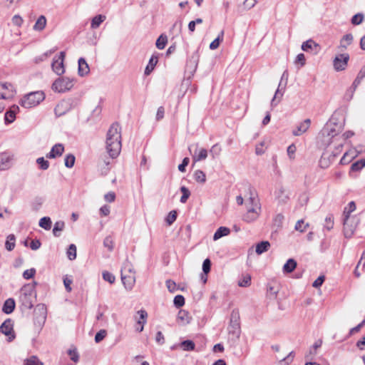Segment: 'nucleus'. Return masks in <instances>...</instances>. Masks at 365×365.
I'll list each match as a JSON object with an SVG mask.
<instances>
[{"instance_id": "obj_25", "label": "nucleus", "mask_w": 365, "mask_h": 365, "mask_svg": "<svg viewBox=\"0 0 365 365\" xmlns=\"http://www.w3.org/2000/svg\"><path fill=\"white\" fill-rule=\"evenodd\" d=\"M207 157V151L206 149L205 148H200V149H196L195 151V153L193 155V160L197 162V161H200V160H205L206 159Z\"/></svg>"}, {"instance_id": "obj_14", "label": "nucleus", "mask_w": 365, "mask_h": 365, "mask_svg": "<svg viewBox=\"0 0 365 365\" xmlns=\"http://www.w3.org/2000/svg\"><path fill=\"white\" fill-rule=\"evenodd\" d=\"M112 159L113 158L110 155L108 157L107 155H104L100 157L98 161V167L102 174L106 175L108 173L110 170L109 165Z\"/></svg>"}, {"instance_id": "obj_63", "label": "nucleus", "mask_w": 365, "mask_h": 365, "mask_svg": "<svg viewBox=\"0 0 365 365\" xmlns=\"http://www.w3.org/2000/svg\"><path fill=\"white\" fill-rule=\"evenodd\" d=\"M165 284L169 292L173 293L177 290V284L174 281L168 279L166 280Z\"/></svg>"}, {"instance_id": "obj_42", "label": "nucleus", "mask_w": 365, "mask_h": 365, "mask_svg": "<svg viewBox=\"0 0 365 365\" xmlns=\"http://www.w3.org/2000/svg\"><path fill=\"white\" fill-rule=\"evenodd\" d=\"M365 167V159H361L354 163L351 166V170L357 172Z\"/></svg>"}, {"instance_id": "obj_8", "label": "nucleus", "mask_w": 365, "mask_h": 365, "mask_svg": "<svg viewBox=\"0 0 365 365\" xmlns=\"http://www.w3.org/2000/svg\"><path fill=\"white\" fill-rule=\"evenodd\" d=\"M359 220L354 217H344V234L345 237L350 238L353 235L354 230L357 226Z\"/></svg>"}, {"instance_id": "obj_37", "label": "nucleus", "mask_w": 365, "mask_h": 365, "mask_svg": "<svg viewBox=\"0 0 365 365\" xmlns=\"http://www.w3.org/2000/svg\"><path fill=\"white\" fill-rule=\"evenodd\" d=\"M223 36H224V31H221V32L219 34L218 36L210 43V48L211 50H215L219 47L220 42L222 41V40H223Z\"/></svg>"}, {"instance_id": "obj_6", "label": "nucleus", "mask_w": 365, "mask_h": 365, "mask_svg": "<svg viewBox=\"0 0 365 365\" xmlns=\"http://www.w3.org/2000/svg\"><path fill=\"white\" fill-rule=\"evenodd\" d=\"M341 125L335 123L332 121V120H331L324 125L321 131V133L324 138H328V140H324V141H327V145L329 146L331 143L330 140L331 138L336 139L335 138L339 135V133L341 132Z\"/></svg>"}, {"instance_id": "obj_32", "label": "nucleus", "mask_w": 365, "mask_h": 365, "mask_svg": "<svg viewBox=\"0 0 365 365\" xmlns=\"http://www.w3.org/2000/svg\"><path fill=\"white\" fill-rule=\"evenodd\" d=\"M158 56H152L149 60V63L145 69V74L149 75L151 71L154 69L155 66L158 63Z\"/></svg>"}, {"instance_id": "obj_33", "label": "nucleus", "mask_w": 365, "mask_h": 365, "mask_svg": "<svg viewBox=\"0 0 365 365\" xmlns=\"http://www.w3.org/2000/svg\"><path fill=\"white\" fill-rule=\"evenodd\" d=\"M65 223L63 221H58L54 224L53 234L55 237H59L61 232L64 229Z\"/></svg>"}, {"instance_id": "obj_54", "label": "nucleus", "mask_w": 365, "mask_h": 365, "mask_svg": "<svg viewBox=\"0 0 365 365\" xmlns=\"http://www.w3.org/2000/svg\"><path fill=\"white\" fill-rule=\"evenodd\" d=\"M67 103L65 102V101H63V102H61L60 103H58L56 107L55 108V114L57 115V116H61L63 115V114L66 113V110H63V107L64 106V105H66Z\"/></svg>"}, {"instance_id": "obj_43", "label": "nucleus", "mask_w": 365, "mask_h": 365, "mask_svg": "<svg viewBox=\"0 0 365 365\" xmlns=\"http://www.w3.org/2000/svg\"><path fill=\"white\" fill-rule=\"evenodd\" d=\"M76 158L73 154H68L65 156L64 164L68 168L73 167L75 163Z\"/></svg>"}, {"instance_id": "obj_36", "label": "nucleus", "mask_w": 365, "mask_h": 365, "mask_svg": "<svg viewBox=\"0 0 365 365\" xmlns=\"http://www.w3.org/2000/svg\"><path fill=\"white\" fill-rule=\"evenodd\" d=\"M317 48L318 47V44H317L312 39H309L304 42L302 43V49L304 51H306V52H308L310 50H312L313 48Z\"/></svg>"}, {"instance_id": "obj_2", "label": "nucleus", "mask_w": 365, "mask_h": 365, "mask_svg": "<svg viewBox=\"0 0 365 365\" xmlns=\"http://www.w3.org/2000/svg\"><path fill=\"white\" fill-rule=\"evenodd\" d=\"M250 197L246 203L247 212L242 216V220L247 223L257 220L262 210L259 200L252 195L251 189H250Z\"/></svg>"}, {"instance_id": "obj_49", "label": "nucleus", "mask_w": 365, "mask_h": 365, "mask_svg": "<svg viewBox=\"0 0 365 365\" xmlns=\"http://www.w3.org/2000/svg\"><path fill=\"white\" fill-rule=\"evenodd\" d=\"M24 365H43L37 356H31L24 361Z\"/></svg>"}, {"instance_id": "obj_40", "label": "nucleus", "mask_w": 365, "mask_h": 365, "mask_svg": "<svg viewBox=\"0 0 365 365\" xmlns=\"http://www.w3.org/2000/svg\"><path fill=\"white\" fill-rule=\"evenodd\" d=\"M6 249L8 251H11L15 247V236L14 235H9L7 237V240L5 243Z\"/></svg>"}, {"instance_id": "obj_27", "label": "nucleus", "mask_w": 365, "mask_h": 365, "mask_svg": "<svg viewBox=\"0 0 365 365\" xmlns=\"http://www.w3.org/2000/svg\"><path fill=\"white\" fill-rule=\"evenodd\" d=\"M297 262L294 259H289L284 264L283 272L284 273H291L297 267Z\"/></svg>"}, {"instance_id": "obj_46", "label": "nucleus", "mask_w": 365, "mask_h": 365, "mask_svg": "<svg viewBox=\"0 0 365 365\" xmlns=\"http://www.w3.org/2000/svg\"><path fill=\"white\" fill-rule=\"evenodd\" d=\"M178 319L185 324L190 322V317L187 312L185 310H180L178 314Z\"/></svg>"}, {"instance_id": "obj_11", "label": "nucleus", "mask_w": 365, "mask_h": 365, "mask_svg": "<svg viewBox=\"0 0 365 365\" xmlns=\"http://www.w3.org/2000/svg\"><path fill=\"white\" fill-rule=\"evenodd\" d=\"M0 332L8 336V341H12L16 337L13 321L10 319H6L0 326Z\"/></svg>"}, {"instance_id": "obj_38", "label": "nucleus", "mask_w": 365, "mask_h": 365, "mask_svg": "<svg viewBox=\"0 0 365 365\" xmlns=\"http://www.w3.org/2000/svg\"><path fill=\"white\" fill-rule=\"evenodd\" d=\"M56 50V48H54L53 49L48 50L41 54L39 56H37L34 58V62L36 63H39L41 61H45L47 58H48L53 53H54Z\"/></svg>"}, {"instance_id": "obj_57", "label": "nucleus", "mask_w": 365, "mask_h": 365, "mask_svg": "<svg viewBox=\"0 0 365 365\" xmlns=\"http://www.w3.org/2000/svg\"><path fill=\"white\" fill-rule=\"evenodd\" d=\"M68 354L70 356L71 360H72L73 362L77 363L78 361L79 354H78L76 349H68Z\"/></svg>"}, {"instance_id": "obj_9", "label": "nucleus", "mask_w": 365, "mask_h": 365, "mask_svg": "<svg viewBox=\"0 0 365 365\" xmlns=\"http://www.w3.org/2000/svg\"><path fill=\"white\" fill-rule=\"evenodd\" d=\"M66 56V53L64 51H61L58 57H55L53 60L51 67L52 70L58 75L61 76L64 73L65 68H64V58Z\"/></svg>"}, {"instance_id": "obj_41", "label": "nucleus", "mask_w": 365, "mask_h": 365, "mask_svg": "<svg viewBox=\"0 0 365 365\" xmlns=\"http://www.w3.org/2000/svg\"><path fill=\"white\" fill-rule=\"evenodd\" d=\"M168 42V38L166 36L160 35L156 41L155 45L158 49H163Z\"/></svg>"}, {"instance_id": "obj_5", "label": "nucleus", "mask_w": 365, "mask_h": 365, "mask_svg": "<svg viewBox=\"0 0 365 365\" xmlns=\"http://www.w3.org/2000/svg\"><path fill=\"white\" fill-rule=\"evenodd\" d=\"M35 294L34 285H24L21 289L19 301L24 309H31L33 308L32 298Z\"/></svg>"}, {"instance_id": "obj_3", "label": "nucleus", "mask_w": 365, "mask_h": 365, "mask_svg": "<svg viewBox=\"0 0 365 365\" xmlns=\"http://www.w3.org/2000/svg\"><path fill=\"white\" fill-rule=\"evenodd\" d=\"M240 317L238 309H233L230 314V324L227 327L228 333L235 339H239L241 334Z\"/></svg>"}, {"instance_id": "obj_18", "label": "nucleus", "mask_w": 365, "mask_h": 365, "mask_svg": "<svg viewBox=\"0 0 365 365\" xmlns=\"http://www.w3.org/2000/svg\"><path fill=\"white\" fill-rule=\"evenodd\" d=\"M63 152V145L61 143H57L51 148V151L46 154V157L49 159L56 158L61 156Z\"/></svg>"}, {"instance_id": "obj_13", "label": "nucleus", "mask_w": 365, "mask_h": 365, "mask_svg": "<svg viewBox=\"0 0 365 365\" xmlns=\"http://www.w3.org/2000/svg\"><path fill=\"white\" fill-rule=\"evenodd\" d=\"M349 60V55L348 53H341L336 56L334 61L333 64L334 69L337 71H344Z\"/></svg>"}, {"instance_id": "obj_35", "label": "nucleus", "mask_w": 365, "mask_h": 365, "mask_svg": "<svg viewBox=\"0 0 365 365\" xmlns=\"http://www.w3.org/2000/svg\"><path fill=\"white\" fill-rule=\"evenodd\" d=\"M51 220L49 217H43L39 220V226L46 230H49L51 228Z\"/></svg>"}, {"instance_id": "obj_59", "label": "nucleus", "mask_w": 365, "mask_h": 365, "mask_svg": "<svg viewBox=\"0 0 365 365\" xmlns=\"http://www.w3.org/2000/svg\"><path fill=\"white\" fill-rule=\"evenodd\" d=\"M103 279L110 284L114 283L115 280V276L108 271H105L103 272Z\"/></svg>"}, {"instance_id": "obj_34", "label": "nucleus", "mask_w": 365, "mask_h": 365, "mask_svg": "<svg viewBox=\"0 0 365 365\" xmlns=\"http://www.w3.org/2000/svg\"><path fill=\"white\" fill-rule=\"evenodd\" d=\"M180 346L183 351H193L195 348V344L191 340H185L180 344Z\"/></svg>"}, {"instance_id": "obj_1", "label": "nucleus", "mask_w": 365, "mask_h": 365, "mask_svg": "<svg viewBox=\"0 0 365 365\" xmlns=\"http://www.w3.org/2000/svg\"><path fill=\"white\" fill-rule=\"evenodd\" d=\"M106 143L109 155L113 158H116L121 150L120 128L118 123H113L109 128Z\"/></svg>"}, {"instance_id": "obj_56", "label": "nucleus", "mask_w": 365, "mask_h": 365, "mask_svg": "<svg viewBox=\"0 0 365 365\" xmlns=\"http://www.w3.org/2000/svg\"><path fill=\"white\" fill-rule=\"evenodd\" d=\"M113 241L110 236H107L103 240V245L106 247L110 252L113 250Z\"/></svg>"}, {"instance_id": "obj_15", "label": "nucleus", "mask_w": 365, "mask_h": 365, "mask_svg": "<svg viewBox=\"0 0 365 365\" xmlns=\"http://www.w3.org/2000/svg\"><path fill=\"white\" fill-rule=\"evenodd\" d=\"M336 154H331L329 150H325L319 160V166L322 168H327L335 160Z\"/></svg>"}, {"instance_id": "obj_17", "label": "nucleus", "mask_w": 365, "mask_h": 365, "mask_svg": "<svg viewBox=\"0 0 365 365\" xmlns=\"http://www.w3.org/2000/svg\"><path fill=\"white\" fill-rule=\"evenodd\" d=\"M287 78H288V72H287V71H284V73L281 77V81L279 83L278 88L276 91L275 94L271 101V106L272 107L275 106L277 104V103L279 102V101L276 102V98H277L278 95L280 94V96H282L283 93H281V90L282 89V82L284 80H285V82L284 84V88L286 86V84H287Z\"/></svg>"}, {"instance_id": "obj_23", "label": "nucleus", "mask_w": 365, "mask_h": 365, "mask_svg": "<svg viewBox=\"0 0 365 365\" xmlns=\"http://www.w3.org/2000/svg\"><path fill=\"white\" fill-rule=\"evenodd\" d=\"M15 308V301L14 299L9 298L6 299L3 305L2 311L7 314L14 312Z\"/></svg>"}, {"instance_id": "obj_55", "label": "nucleus", "mask_w": 365, "mask_h": 365, "mask_svg": "<svg viewBox=\"0 0 365 365\" xmlns=\"http://www.w3.org/2000/svg\"><path fill=\"white\" fill-rule=\"evenodd\" d=\"M174 305L177 308H180L185 304V298L182 295H177L175 297L173 300Z\"/></svg>"}, {"instance_id": "obj_48", "label": "nucleus", "mask_w": 365, "mask_h": 365, "mask_svg": "<svg viewBox=\"0 0 365 365\" xmlns=\"http://www.w3.org/2000/svg\"><path fill=\"white\" fill-rule=\"evenodd\" d=\"M251 284V276L247 274L243 276L242 279H240L238 282V285L242 287H247L250 286Z\"/></svg>"}, {"instance_id": "obj_7", "label": "nucleus", "mask_w": 365, "mask_h": 365, "mask_svg": "<svg viewBox=\"0 0 365 365\" xmlns=\"http://www.w3.org/2000/svg\"><path fill=\"white\" fill-rule=\"evenodd\" d=\"M73 86V79L68 77H62L56 79L53 85L52 89L58 93H63L69 91Z\"/></svg>"}, {"instance_id": "obj_19", "label": "nucleus", "mask_w": 365, "mask_h": 365, "mask_svg": "<svg viewBox=\"0 0 365 365\" xmlns=\"http://www.w3.org/2000/svg\"><path fill=\"white\" fill-rule=\"evenodd\" d=\"M311 120L309 119H306L303 122H302L297 128L296 130L292 131V134L294 136H299L305 133L310 126Z\"/></svg>"}, {"instance_id": "obj_12", "label": "nucleus", "mask_w": 365, "mask_h": 365, "mask_svg": "<svg viewBox=\"0 0 365 365\" xmlns=\"http://www.w3.org/2000/svg\"><path fill=\"white\" fill-rule=\"evenodd\" d=\"M46 307L43 304H38L34 309V322H37L39 326H42L46 319Z\"/></svg>"}, {"instance_id": "obj_58", "label": "nucleus", "mask_w": 365, "mask_h": 365, "mask_svg": "<svg viewBox=\"0 0 365 365\" xmlns=\"http://www.w3.org/2000/svg\"><path fill=\"white\" fill-rule=\"evenodd\" d=\"M0 88H1V90H5V91H8L9 97L10 96H12L13 92L14 91V86H12V84L9 83H0Z\"/></svg>"}, {"instance_id": "obj_20", "label": "nucleus", "mask_w": 365, "mask_h": 365, "mask_svg": "<svg viewBox=\"0 0 365 365\" xmlns=\"http://www.w3.org/2000/svg\"><path fill=\"white\" fill-rule=\"evenodd\" d=\"M353 38V35L351 34H347L344 35L340 40L339 49L341 51H343L344 50L346 49V48L352 43Z\"/></svg>"}, {"instance_id": "obj_22", "label": "nucleus", "mask_w": 365, "mask_h": 365, "mask_svg": "<svg viewBox=\"0 0 365 365\" xmlns=\"http://www.w3.org/2000/svg\"><path fill=\"white\" fill-rule=\"evenodd\" d=\"M137 313L140 317V319H143V322H140V321L137 322V324L138 325H140V327H136V331H138V332H141V331H143V330L144 329V324H146V322H147L146 319L148 317V313L144 309H140V310L138 311Z\"/></svg>"}, {"instance_id": "obj_29", "label": "nucleus", "mask_w": 365, "mask_h": 365, "mask_svg": "<svg viewBox=\"0 0 365 365\" xmlns=\"http://www.w3.org/2000/svg\"><path fill=\"white\" fill-rule=\"evenodd\" d=\"M46 25V19L44 16L41 15L36 20V21L34 26V29L35 31H42L43 29H44Z\"/></svg>"}, {"instance_id": "obj_31", "label": "nucleus", "mask_w": 365, "mask_h": 365, "mask_svg": "<svg viewBox=\"0 0 365 365\" xmlns=\"http://www.w3.org/2000/svg\"><path fill=\"white\" fill-rule=\"evenodd\" d=\"M106 19V16L104 15H96L92 19L91 27V29H97L99 26L103 23Z\"/></svg>"}, {"instance_id": "obj_50", "label": "nucleus", "mask_w": 365, "mask_h": 365, "mask_svg": "<svg viewBox=\"0 0 365 365\" xmlns=\"http://www.w3.org/2000/svg\"><path fill=\"white\" fill-rule=\"evenodd\" d=\"M364 16L362 13H358L354 15L351 19V22L353 25H359L362 23Z\"/></svg>"}, {"instance_id": "obj_21", "label": "nucleus", "mask_w": 365, "mask_h": 365, "mask_svg": "<svg viewBox=\"0 0 365 365\" xmlns=\"http://www.w3.org/2000/svg\"><path fill=\"white\" fill-rule=\"evenodd\" d=\"M78 75L80 76H84L86 75H87L88 73H89V66L86 62V61L85 60V58H80L78 59Z\"/></svg>"}, {"instance_id": "obj_60", "label": "nucleus", "mask_w": 365, "mask_h": 365, "mask_svg": "<svg viewBox=\"0 0 365 365\" xmlns=\"http://www.w3.org/2000/svg\"><path fill=\"white\" fill-rule=\"evenodd\" d=\"M107 331L105 329H101L95 336L96 343H100L106 336Z\"/></svg>"}, {"instance_id": "obj_53", "label": "nucleus", "mask_w": 365, "mask_h": 365, "mask_svg": "<svg viewBox=\"0 0 365 365\" xmlns=\"http://www.w3.org/2000/svg\"><path fill=\"white\" fill-rule=\"evenodd\" d=\"M334 226V216L333 215H328L325 218L324 228L327 230H331Z\"/></svg>"}, {"instance_id": "obj_39", "label": "nucleus", "mask_w": 365, "mask_h": 365, "mask_svg": "<svg viewBox=\"0 0 365 365\" xmlns=\"http://www.w3.org/2000/svg\"><path fill=\"white\" fill-rule=\"evenodd\" d=\"M194 179L197 182L205 183L206 181V175L203 171L197 170L194 173Z\"/></svg>"}, {"instance_id": "obj_64", "label": "nucleus", "mask_w": 365, "mask_h": 365, "mask_svg": "<svg viewBox=\"0 0 365 365\" xmlns=\"http://www.w3.org/2000/svg\"><path fill=\"white\" fill-rule=\"evenodd\" d=\"M36 274V269L34 268H31L29 269H26L23 273V277L26 279H31L34 274Z\"/></svg>"}, {"instance_id": "obj_62", "label": "nucleus", "mask_w": 365, "mask_h": 365, "mask_svg": "<svg viewBox=\"0 0 365 365\" xmlns=\"http://www.w3.org/2000/svg\"><path fill=\"white\" fill-rule=\"evenodd\" d=\"M361 263H363V268H364L365 267V252H363L359 262H358L356 267L354 270V275L356 277H359L361 275L360 272L358 271V268Z\"/></svg>"}, {"instance_id": "obj_16", "label": "nucleus", "mask_w": 365, "mask_h": 365, "mask_svg": "<svg viewBox=\"0 0 365 365\" xmlns=\"http://www.w3.org/2000/svg\"><path fill=\"white\" fill-rule=\"evenodd\" d=\"M19 111V107L16 105L11 106L5 113L4 122L5 124H10L16 119V114Z\"/></svg>"}, {"instance_id": "obj_51", "label": "nucleus", "mask_w": 365, "mask_h": 365, "mask_svg": "<svg viewBox=\"0 0 365 365\" xmlns=\"http://www.w3.org/2000/svg\"><path fill=\"white\" fill-rule=\"evenodd\" d=\"M178 213L175 210L170 211L165 218V221L168 225H171L177 219Z\"/></svg>"}, {"instance_id": "obj_47", "label": "nucleus", "mask_w": 365, "mask_h": 365, "mask_svg": "<svg viewBox=\"0 0 365 365\" xmlns=\"http://www.w3.org/2000/svg\"><path fill=\"white\" fill-rule=\"evenodd\" d=\"M180 191L182 193V195L181 196L180 201L182 203H185L190 195V192L185 186H182L180 187Z\"/></svg>"}, {"instance_id": "obj_26", "label": "nucleus", "mask_w": 365, "mask_h": 365, "mask_svg": "<svg viewBox=\"0 0 365 365\" xmlns=\"http://www.w3.org/2000/svg\"><path fill=\"white\" fill-rule=\"evenodd\" d=\"M230 230L226 227H220L213 235V240H217L220 238L227 236L230 234Z\"/></svg>"}, {"instance_id": "obj_30", "label": "nucleus", "mask_w": 365, "mask_h": 365, "mask_svg": "<svg viewBox=\"0 0 365 365\" xmlns=\"http://www.w3.org/2000/svg\"><path fill=\"white\" fill-rule=\"evenodd\" d=\"M10 158L8 154L3 153L0 154V170H6L9 167Z\"/></svg>"}, {"instance_id": "obj_44", "label": "nucleus", "mask_w": 365, "mask_h": 365, "mask_svg": "<svg viewBox=\"0 0 365 365\" xmlns=\"http://www.w3.org/2000/svg\"><path fill=\"white\" fill-rule=\"evenodd\" d=\"M356 210V204L354 201L350 202L344 210V217H351V213Z\"/></svg>"}, {"instance_id": "obj_28", "label": "nucleus", "mask_w": 365, "mask_h": 365, "mask_svg": "<svg viewBox=\"0 0 365 365\" xmlns=\"http://www.w3.org/2000/svg\"><path fill=\"white\" fill-rule=\"evenodd\" d=\"M270 247V243L268 241H262L256 245V252L257 255H261L267 252Z\"/></svg>"}, {"instance_id": "obj_10", "label": "nucleus", "mask_w": 365, "mask_h": 365, "mask_svg": "<svg viewBox=\"0 0 365 365\" xmlns=\"http://www.w3.org/2000/svg\"><path fill=\"white\" fill-rule=\"evenodd\" d=\"M126 271V266L121 269V280L125 287V288L128 290L132 289L135 282V277L133 273H132V269L130 267L128 268V271L129 272L128 274H125L124 272Z\"/></svg>"}, {"instance_id": "obj_61", "label": "nucleus", "mask_w": 365, "mask_h": 365, "mask_svg": "<svg viewBox=\"0 0 365 365\" xmlns=\"http://www.w3.org/2000/svg\"><path fill=\"white\" fill-rule=\"evenodd\" d=\"M211 269V261L207 258L202 263V271L205 274H207L210 272Z\"/></svg>"}, {"instance_id": "obj_24", "label": "nucleus", "mask_w": 365, "mask_h": 365, "mask_svg": "<svg viewBox=\"0 0 365 365\" xmlns=\"http://www.w3.org/2000/svg\"><path fill=\"white\" fill-rule=\"evenodd\" d=\"M199 57V52L197 50L192 54L190 59L187 61V67H191L192 68H193L194 71H195L198 64Z\"/></svg>"}, {"instance_id": "obj_52", "label": "nucleus", "mask_w": 365, "mask_h": 365, "mask_svg": "<svg viewBox=\"0 0 365 365\" xmlns=\"http://www.w3.org/2000/svg\"><path fill=\"white\" fill-rule=\"evenodd\" d=\"M36 163L39 165L40 169L46 170L49 167V162L44 159L43 157H41L36 159Z\"/></svg>"}, {"instance_id": "obj_4", "label": "nucleus", "mask_w": 365, "mask_h": 365, "mask_svg": "<svg viewBox=\"0 0 365 365\" xmlns=\"http://www.w3.org/2000/svg\"><path fill=\"white\" fill-rule=\"evenodd\" d=\"M45 98V94L43 91L31 92L20 101V105L25 108H30L36 106Z\"/></svg>"}, {"instance_id": "obj_45", "label": "nucleus", "mask_w": 365, "mask_h": 365, "mask_svg": "<svg viewBox=\"0 0 365 365\" xmlns=\"http://www.w3.org/2000/svg\"><path fill=\"white\" fill-rule=\"evenodd\" d=\"M67 257L70 260H73L76 258V247L75 245L71 244L69 245L67 252Z\"/></svg>"}]
</instances>
